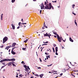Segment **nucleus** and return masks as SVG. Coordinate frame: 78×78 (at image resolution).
<instances>
[{
  "instance_id": "de8ad7c7",
  "label": "nucleus",
  "mask_w": 78,
  "mask_h": 78,
  "mask_svg": "<svg viewBox=\"0 0 78 78\" xmlns=\"http://www.w3.org/2000/svg\"><path fill=\"white\" fill-rule=\"evenodd\" d=\"M47 45V44H43L42 45Z\"/></svg>"
},
{
  "instance_id": "f8f14e48",
  "label": "nucleus",
  "mask_w": 78,
  "mask_h": 78,
  "mask_svg": "<svg viewBox=\"0 0 78 78\" xmlns=\"http://www.w3.org/2000/svg\"><path fill=\"white\" fill-rule=\"evenodd\" d=\"M69 40L70 41H71V42H73V40H72V38L70 37L69 38Z\"/></svg>"
},
{
  "instance_id": "774afa93",
  "label": "nucleus",
  "mask_w": 78,
  "mask_h": 78,
  "mask_svg": "<svg viewBox=\"0 0 78 78\" xmlns=\"http://www.w3.org/2000/svg\"><path fill=\"white\" fill-rule=\"evenodd\" d=\"M10 49H9V52H10Z\"/></svg>"
},
{
  "instance_id": "603ef678",
  "label": "nucleus",
  "mask_w": 78,
  "mask_h": 78,
  "mask_svg": "<svg viewBox=\"0 0 78 78\" xmlns=\"http://www.w3.org/2000/svg\"><path fill=\"white\" fill-rule=\"evenodd\" d=\"M73 14H74V15L75 16H76V14L75 13H73Z\"/></svg>"
},
{
  "instance_id": "e433bc0d",
  "label": "nucleus",
  "mask_w": 78,
  "mask_h": 78,
  "mask_svg": "<svg viewBox=\"0 0 78 78\" xmlns=\"http://www.w3.org/2000/svg\"><path fill=\"white\" fill-rule=\"evenodd\" d=\"M4 67H5V66H2V67H1V69H3V68H4Z\"/></svg>"
},
{
  "instance_id": "473e14b6",
  "label": "nucleus",
  "mask_w": 78,
  "mask_h": 78,
  "mask_svg": "<svg viewBox=\"0 0 78 78\" xmlns=\"http://www.w3.org/2000/svg\"><path fill=\"white\" fill-rule=\"evenodd\" d=\"M35 76H37V77H39V75H38V74H35Z\"/></svg>"
},
{
  "instance_id": "bf43d9fd",
  "label": "nucleus",
  "mask_w": 78,
  "mask_h": 78,
  "mask_svg": "<svg viewBox=\"0 0 78 78\" xmlns=\"http://www.w3.org/2000/svg\"><path fill=\"white\" fill-rule=\"evenodd\" d=\"M17 70V71H19V72H20V70L18 69V70Z\"/></svg>"
},
{
  "instance_id": "052dcab7",
  "label": "nucleus",
  "mask_w": 78,
  "mask_h": 78,
  "mask_svg": "<svg viewBox=\"0 0 78 78\" xmlns=\"http://www.w3.org/2000/svg\"><path fill=\"white\" fill-rule=\"evenodd\" d=\"M62 49H63L64 48V47L62 46Z\"/></svg>"
},
{
  "instance_id": "b1692460",
  "label": "nucleus",
  "mask_w": 78,
  "mask_h": 78,
  "mask_svg": "<svg viewBox=\"0 0 78 78\" xmlns=\"http://www.w3.org/2000/svg\"><path fill=\"white\" fill-rule=\"evenodd\" d=\"M12 64L13 65V66H14L15 67H16V65H15L13 63H12Z\"/></svg>"
},
{
  "instance_id": "c03bdc74",
  "label": "nucleus",
  "mask_w": 78,
  "mask_h": 78,
  "mask_svg": "<svg viewBox=\"0 0 78 78\" xmlns=\"http://www.w3.org/2000/svg\"><path fill=\"white\" fill-rule=\"evenodd\" d=\"M47 5V2H44V5Z\"/></svg>"
},
{
  "instance_id": "f704fd0d",
  "label": "nucleus",
  "mask_w": 78,
  "mask_h": 78,
  "mask_svg": "<svg viewBox=\"0 0 78 78\" xmlns=\"http://www.w3.org/2000/svg\"><path fill=\"white\" fill-rule=\"evenodd\" d=\"M52 73H53L54 74H58V73H53V72H52Z\"/></svg>"
},
{
  "instance_id": "4468645a",
  "label": "nucleus",
  "mask_w": 78,
  "mask_h": 78,
  "mask_svg": "<svg viewBox=\"0 0 78 78\" xmlns=\"http://www.w3.org/2000/svg\"><path fill=\"white\" fill-rule=\"evenodd\" d=\"M3 14H2L1 15V19L2 20L3 19Z\"/></svg>"
},
{
  "instance_id": "37998d69",
  "label": "nucleus",
  "mask_w": 78,
  "mask_h": 78,
  "mask_svg": "<svg viewBox=\"0 0 78 78\" xmlns=\"http://www.w3.org/2000/svg\"><path fill=\"white\" fill-rule=\"evenodd\" d=\"M3 45L1 46H0V48H3Z\"/></svg>"
},
{
  "instance_id": "3c124183",
  "label": "nucleus",
  "mask_w": 78,
  "mask_h": 78,
  "mask_svg": "<svg viewBox=\"0 0 78 78\" xmlns=\"http://www.w3.org/2000/svg\"><path fill=\"white\" fill-rule=\"evenodd\" d=\"M52 72H57V71H52Z\"/></svg>"
},
{
  "instance_id": "c756f323",
  "label": "nucleus",
  "mask_w": 78,
  "mask_h": 78,
  "mask_svg": "<svg viewBox=\"0 0 78 78\" xmlns=\"http://www.w3.org/2000/svg\"><path fill=\"white\" fill-rule=\"evenodd\" d=\"M19 76L20 77H22V74L20 75Z\"/></svg>"
},
{
  "instance_id": "423d86ee",
  "label": "nucleus",
  "mask_w": 78,
  "mask_h": 78,
  "mask_svg": "<svg viewBox=\"0 0 78 78\" xmlns=\"http://www.w3.org/2000/svg\"><path fill=\"white\" fill-rule=\"evenodd\" d=\"M57 51H58V47H56L55 48V55H58V54L57 53Z\"/></svg>"
},
{
  "instance_id": "09e8293b",
  "label": "nucleus",
  "mask_w": 78,
  "mask_h": 78,
  "mask_svg": "<svg viewBox=\"0 0 78 78\" xmlns=\"http://www.w3.org/2000/svg\"><path fill=\"white\" fill-rule=\"evenodd\" d=\"M46 59H48V55L46 56Z\"/></svg>"
},
{
  "instance_id": "c9c22d12",
  "label": "nucleus",
  "mask_w": 78,
  "mask_h": 78,
  "mask_svg": "<svg viewBox=\"0 0 78 78\" xmlns=\"http://www.w3.org/2000/svg\"><path fill=\"white\" fill-rule=\"evenodd\" d=\"M24 27V28H25V27H26V26H25V25H24V26H22V27Z\"/></svg>"
},
{
  "instance_id": "9d476101",
  "label": "nucleus",
  "mask_w": 78,
  "mask_h": 78,
  "mask_svg": "<svg viewBox=\"0 0 78 78\" xmlns=\"http://www.w3.org/2000/svg\"><path fill=\"white\" fill-rule=\"evenodd\" d=\"M10 46H7L5 48V49L6 50V49H7V50H8V49H9V48H10Z\"/></svg>"
},
{
  "instance_id": "bb28decb",
  "label": "nucleus",
  "mask_w": 78,
  "mask_h": 78,
  "mask_svg": "<svg viewBox=\"0 0 78 78\" xmlns=\"http://www.w3.org/2000/svg\"><path fill=\"white\" fill-rule=\"evenodd\" d=\"M15 0H12V3H14V2H15Z\"/></svg>"
},
{
  "instance_id": "6ab92c4d",
  "label": "nucleus",
  "mask_w": 78,
  "mask_h": 78,
  "mask_svg": "<svg viewBox=\"0 0 78 78\" xmlns=\"http://www.w3.org/2000/svg\"><path fill=\"white\" fill-rule=\"evenodd\" d=\"M26 72H28V71H29V70H28V68H26Z\"/></svg>"
},
{
  "instance_id": "393cba45",
  "label": "nucleus",
  "mask_w": 78,
  "mask_h": 78,
  "mask_svg": "<svg viewBox=\"0 0 78 78\" xmlns=\"http://www.w3.org/2000/svg\"><path fill=\"white\" fill-rule=\"evenodd\" d=\"M53 34H55V35H56V34H57V33H56V32H53Z\"/></svg>"
},
{
  "instance_id": "2f4dec72",
  "label": "nucleus",
  "mask_w": 78,
  "mask_h": 78,
  "mask_svg": "<svg viewBox=\"0 0 78 78\" xmlns=\"http://www.w3.org/2000/svg\"><path fill=\"white\" fill-rule=\"evenodd\" d=\"M25 49H26V48H22V50H25Z\"/></svg>"
},
{
  "instance_id": "a18cd8bd",
  "label": "nucleus",
  "mask_w": 78,
  "mask_h": 78,
  "mask_svg": "<svg viewBox=\"0 0 78 78\" xmlns=\"http://www.w3.org/2000/svg\"><path fill=\"white\" fill-rule=\"evenodd\" d=\"M27 68L29 69V70H30V68H29V66H27Z\"/></svg>"
},
{
  "instance_id": "58836bf2",
  "label": "nucleus",
  "mask_w": 78,
  "mask_h": 78,
  "mask_svg": "<svg viewBox=\"0 0 78 78\" xmlns=\"http://www.w3.org/2000/svg\"><path fill=\"white\" fill-rule=\"evenodd\" d=\"M62 75H63V74L62 73H61V74H60V76H62Z\"/></svg>"
},
{
  "instance_id": "aec40b11",
  "label": "nucleus",
  "mask_w": 78,
  "mask_h": 78,
  "mask_svg": "<svg viewBox=\"0 0 78 78\" xmlns=\"http://www.w3.org/2000/svg\"><path fill=\"white\" fill-rule=\"evenodd\" d=\"M51 36V34H49V35H48V36L49 37V39H50Z\"/></svg>"
},
{
  "instance_id": "ea45409f",
  "label": "nucleus",
  "mask_w": 78,
  "mask_h": 78,
  "mask_svg": "<svg viewBox=\"0 0 78 78\" xmlns=\"http://www.w3.org/2000/svg\"><path fill=\"white\" fill-rule=\"evenodd\" d=\"M51 65H52V64H51L50 65H48L47 66H48V67H50V66H51Z\"/></svg>"
},
{
  "instance_id": "f257e3e1",
  "label": "nucleus",
  "mask_w": 78,
  "mask_h": 78,
  "mask_svg": "<svg viewBox=\"0 0 78 78\" xmlns=\"http://www.w3.org/2000/svg\"><path fill=\"white\" fill-rule=\"evenodd\" d=\"M51 8L52 9H54V8L53 7L51 6V3H49V4H47L46 6H45L44 9H51Z\"/></svg>"
},
{
  "instance_id": "7ed1b4c3",
  "label": "nucleus",
  "mask_w": 78,
  "mask_h": 78,
  "mask_svg": "<svg viewBox=\"0 0 78 78\" xmlns=\"http://www.w3.org/2000/svg\"><path fill=\"white\" fill-rule=\"evenodd\" d=\"M57 39L58 41H59V42H61V38H60V37L59 36V35L57 34Z\"/></svg>"
},
{
  "instance_id": "0eeeda50",
  "label": "nucleus",
  "mask_w": 78,
  "mask_h": 78,
  "mask_svg": "<svg viewBox=\"0 0 78 78\" xmlns=\"http://www.w3.org/2000/svg\"><path fill=\"white\" fill-rule=\"evenodd\" d=\"M4 61H8V58L5 59L4 60H2L0 61V62H4Z\"/></svg>"
},
{
  "instance_id": "338daca9",
  "label": "nucleus",
  "mask_w": 78,
  "mask_h": 78,
  "mask_svg": "<svg viewBox=\"0 0 78 78\" xmlns=\"http://www.w3.org/2000/svg\"><path fill=\"white\" fill-rule=\"evenodd\" d=\"M16 78H18V75H16Z\"/></svg>"
},
{
  "instance_id": "cd10ccee",
  "label": "nucleus",
  "mask_w": 78,
  "mask_h": 78,
  "mask_svg": "<svg viewBox=\"0 0 78 78\" xmlns=\"http://www.w3.org/2000/svg\"><path fill=\"white\" fill-rule=\"evenodd\" d=\"M45 26H43V27H42V29L43 30H44V29H45Z\"/></svg>"
},
{
  "instance_id": "9b49d317",
  "label": "nucleus",
  "mask_w": 78,
  "mask_h": 78,
  "mask_svg": "<svg viewBox=\"0 0 78 78\" xmlns=\"http://www.w3.org/2000/svg\"><path fill=\"white\" fill-rule=\"evenodd\" d=\"M12 27L13 30H14L15 29V26L13 25V24H12Z\"/></svg>"
},
{
  "instance_id": "8fccbe9b",
  "label": "nucleus",
  "mask_w": 78,
  "mask_h": 78,
  "mask_svg": "<svg viewBox=\"0 0 78 78\" xmlns=\"http://www.w3.org/2000/svg\"><path fill=\"white\" fill-rule=\"evenodd\" d=\"M43 25H44V27H45L46 26H45V23H44Z\"/></svg>"
},
{
  "instance_id": "5fc2aeb1",
  "label": "nucleus",
  "mask_w": 78,
  "mask_h": 78,
  "mask_svg": "<svg viewBox=\"0 0 78 78\" xmlns=\"http://www.w3.org/2000/svg\"><path fill=\"white\" fill-rule=\"evenodd\" d=\"M20 28V26H18L17 27V29H19Z\"/></svg>"
},
{
  "instance_id": "5701e85b",
  "label": "nucleus",
  "mask_w": 78,
  "mask_h": 78,
  "mask_svg": "<svg viewBox=\"0 0 78 78\" xmlns=\"http://www.w3.org/2000/svg\"><path fill=\"white\" fill-rule=\"evenodd\" d=\"M21 22H20L19 23V26H22V25H21Z\"/></svg>"
},
{
  "instance_id": "a878e982",
  "label": "nucleus",
  "mask_w": 78,
  "mask_h": 78,
  "mask_svg": "<svg viewBox=\"0 0 78 78\" xmlns=\"http://www.w3.org/2000/svg\"><path fill=\"white\" fill-rule=\"evenodd\" d=\"M72 8H74V7H75V5L73 4V5H72Z\"/></svg>"
},
{
  "instance_id": "2eb2a0df",
  "label": "nucleus",
  "mask_w": 78,
  "mask_h": 78,
  "mask_svg": "<svg viewBox=\"0 0 78 78\" xmlns=\"http://www.w3.org/2000/svg\"><path fill=\"white\" fill-rule=\"evenodd\" d=\"M66 69H63L62 70V72H66Z\"/></svg>"
},
{
  "instance_id": "6e6552de",
  "label": "nucleus",
  "mask_w": 78,
  "mask_h": 78,
  "mask_svg": "<svg viewBox=\"0 0 78 78\" xmlns=\"http://www.w3.org/2000/svg\"><path fill=\"white\" fill-rule=\"evenodd\" d=\"M16 45V43H13L12 45V47H15Z\"/></svg>"
},
{
  "instance_id": "a211bd4d",
  "label": "nucleus",
  "mask_w": 78,
  "mask_h": 78,
  "mask_svg": "<svg viewBox=\"0 0 78 78\" xmlns=\"http://www.w3.org/2000/svg\"><path fill=\"white\" fill-rule=\"evenodd\" d=\"M28 41V39H27L26 41H24V42H25V43H27V41Z\"/></svg>"
},
{
  "instance_id": "4d7b16f0",
  "label": "nucleus",
  "mask_w": 78,
  "mask_h": 78,
  "mask_svg": "<svg viewBox=\"0 0 78 78\" xmlns=\"http://www.w3.org/2000/svg\"><path fill=\"white\" fill-rule=\"evenodd\" d=\"M40 62H42V60H41V58H40Z\"/></svg>"
},
{
  "instance_id": "79ce46f5",
  "label": "nucleus",
  "mask_w": 78,
  "mask_h": 78,
  "mask_svg": "<svg viewBox=\"0 0 78 78\" xmlns=\"http://www.w3.org/2000/svg\"><path fill=\"white\" fill-rule=\"evenodd\" d=\"M38 69H41V68L40 67H38L37 68Z\"/></svg>"
},
{
  "instance_id": "39448f33",
  "label": "nucleus",
  "mask_w": 78,
  "mask_h": 78,
  "mask_svg": "<svg viewBox=\"0 0 78 78\" xmlns=\"http://www.w3.org/2000/svg\"><path fill=\"white\" fill-rule=\"evenodd\" d=\"M41 6H40L41 7V9H44V4L43 3H42V4H41Z\"/></svg>"
},
{
  "instance_id": "7c9ffc66",
  "label": "nucleus",
  "mask_w": 78,
  "mask_h": 78,
  "mask_svg": "<svg viewBox=\"0 0 78 78\" xmlns=\"http://www.w3.org/2000/svg\"><path fill=\"white\" fill-rule=\"evenodd\" d=\"M16 48V47H15V48H12V51H13V50H14V48Z\"/></svg>"
},
{
  "instance_id": "13d9d810",
  "label": "nucleus",
  "mask_w": 78,
  "mask_h": 78,
  "mask_svg": "<svg viewBox=\"0 0 78 78\" xmlns=\"http://www.w3.org/2000/svg\"><path fill=\"white\" fill-rule=\"evenodd\" d=\"M54 37H55V38H56V36L55 35V36H54Z\"/></svg>"
},
{
  "instance_id": "680f3d73",
  "label": "nucleus",
  "mask_w": 78,
  "mask_h": 78,
  "mask_svg": "<svg viewBox=\"0 0 78 78\" xmlns=\"http://www.w3.org/2000/svg\"><path fill=\"white\" fill-rule=\"evenodd\" d=\"M2 64H3V65H5V63H2Z\"/></svg>"
},
{
  "instance_id": "f03ea898",
  "label": "nucleus",
  "mask_w": 78,
  "mask_h": 78,
  "mask_svg": "<svg viewBox=\"0 0 78 78\" xmlns=\"http://www.w3.org/2000/svg\"><path fill=\"white\" fill-rule=\"evenodd\" d=\"M8 38L7 37H5L3 39V43L4 44L5 42H6V41H8Z\"/></svg>"
},
{
  "instance_id": "864d4df0",
  "label": "nucleus",
  "mask_w": 78,
  "mask_h": 78,
  "mask_svg": "<svg viewBox=\"0 0 78 78\" xmlns=\"http://www.w3.org/2000/svg\"><path fill=\"white\" fill-rule=\"evenodd\" d=\"M56 45L55 44H54V47H56Z\"/></svg>"
},
{
  "instance_id": "c85d7f7f",
  "label": "nucleus",
  "mask_w": 78,
  "mask_h": 78,
  "mask_svg": "<svg viewBox=\"0 0 78 78\" xmlns=\"http://www.w3.org/2000/svg\"><path fill=\"white\" fill-rule=\"evenodd\" d=\"M52 49L53 51V52L55 53V49H54V48H52Z\"/></svg>"
},
{
  "instance_id": "72a5a7b5",
  "label": "nucleus",
  "mask_w": 78,
  "mask_h": 78,
  "mask_svg": "<svg viewBox=\"0 0 78 78\" xmlns=\"http://www.w3.org/2000/svg\"><path fill=\"white\" fill-rule=\"evenodd\" d=\"M52 2H53V3H56V1H52Z\"/></svg>"
},
{
  "instance_id": "a19ab883",
  "label": "nucleus",
  "mask_w": 78,
  "mask_h": 78,
  "mask_svg": "<svg viewBox=\"0 0 78 78\" xmlns=\"http://www.w3.org/2000/svg\"><path fill=\"white\" fill-rule=\"evenodd\" d=\"M40 14H41V12H42V10H40Z\"/></svg>"
},
{
  "instance_id": "0e129e2a",
  "label": "nucleus",
  "mask_w": 78,
  "mask_h": 78,
  "mask_svg": "<svg viewBox=\"0 0 78 78\" xmlns=\"http://www.w3.org/2000/svg\"><path fill=\"white\" fill-rule=\"evenodd\" d=\"M47 43H48V41H46V42H45V44H47Z\"/></svg>"
},
{
  "instance_id": "dca6fc26",
  "label": "nucleus",
  "mask_w": 78,
  "mask_h": 78,
  "mask_svg": "<svg viewBox=\"0 0 78 78\" xmlns=\"http://www.w3.org/2000/svg\"><path fill=\"white\" fill-rule=\"evenodd\" d=\"M44 76V74H42L40 75V76L41 78H42V76Z\"/></svg>"
},
{
  "instance_id": "6e6d98bb",
  "label": "nucleus",
  "mask_w": 78,
  "mask_h": 78,
  "mask_svg": "<svg viewBox=\"0 0 78 78\" xmlns=\"http://www.w3.org/2000/svg\"><path fill=\"white\" fill-rule=\"evenodd\" d=\"M12 63H13V62H9V64H12Z\"/></svg>"
},
{
  "instance_id": "412c9836",
  "label": "nucleus",
  "mask_w": 78,
  "mask_h": 78,
  "mask_svg": "<svg viewBox=\"0 0 78 78\" xmlns=\"http://www.w3.org/2000/svg\"><path fill=\"white\" fill-rule=\"evenodd\" d=\"M76 20H75L74 21V22L76 25V26H77V23H76Z\"/></svg>"
},
{
  "instance_id": "ddd939ff",
  "label": "nucleus",
  "mask_w": 78,
  "mask_h": 78,
  "mask_svg": "<svg viewBox=\"0 0 78 78\" xmlns=\"http://www.w3.org/2000/svg\"><path fill=\"white\" fill-rule=\"evenodd\" d=\"M11 53H12V54L13 55H15V54H16V52H14L13 51H11Z\"/></svg>"
},
{
  "instance_id": "69168bd1",
  "label": "nucleus",
  "mask_w": 78,
  "mask_h": 78,
  "mask_svg": "<svg viewBox=\"0 0 78 78\" xmlns=\"http://www.w3.org/2000/svg\"><path fill=\"white\" fill-rule=\"evenodd\" d=\"M62 41H63V42H65V40H64L63 39H62Z\"/></svg>"
},
{
  "instance_id": "4c0bfd02",
  "label": "nucleus",
  "mask_w": 78,
  "mask_h": 78,
  "mask_svg": "<svg viewBox=\"0 0 78 78\" xmlns=\"http://www.w3.org/2000/svg\"><path fill=\"white\" fill-rule=\"evenodd\" d=\"M21 24H22L23 25H25L26 24H27V23H21Z\"/></svg>"
},
{
  "instance_id": "f3484780",
  "label": "nucleus",
  "mask_w": 78,
  "mask_h": 78,
  "mask_svg": "<svg viewBox=\"0 0 78 78\" xmlns=\"http://www.w3.org/2000/svg\"><path fill=\"white\" fill-rule=\"evenodd\" d=\"M21 64H22L23 65L25 64V63L23 61H22L21 62Z\"/></svg>"
},
{
  "instance_id": "49530a36",
  "label": "nucleus",
  "mask_w": 78,
  "mask_h": 78,
  "mask_svg": "<svg viewBox=\"0 0 78 78\" xmlns=\"http://www.w3.org/2000/svg\"><path fill=\"white\" fill-rule=\"evenodd\" d=\"M45 55H49L48 53L47 52H45Z\"/></svg>"
},
{
  "instance_id": "4be33fe9",
  "label": "nucleus",
  "mask_w": 78,
  "mask_h": 78,
  "mask_svg": "<svg viewBox=\"0 0 78 78\" xmlns=\"http://www.w3.org/2000/svg\"><path fill=\"white\" fill-rule=\"evenodd\" d=\"M23 66L25 67V69L27 68V66L26 65H24Z\"/></svg>"
},
{
  "instance_id": "1a4fd4ad",
  "label": "nucleus",
  "mask_w": 78,
  "mask_h": 78,
  "mask_svg": "<svg viewBox=\"0 0 78 78\" xmlns=\"http://www.w3.org/2000/svg\"><path fill=\"white\" fill-rule=\"evenodd\" d=\"M44 34V37H45V36H48L49 34H48L47 33H46V34Z\"/></svg>"
},
{
  "instance_id": "20e7f679",
  "label": "nucleus",
  "mask_w": 78,
  "mask_h": 78,
  "mask_svg": "<svg viewBox=\"0 0 78 78\" xmlns=\"http://www.w3.org/2000/svg\"><path fill=\"white\" fill-rule=\"evenodd\" d=\"M8 61H16V59L15 58H12L11 59L7 58Z\"/></svg>"
},
{
  "instance_id": "e2e57ef3",
  "label": "nucleus",
  "mask_w": 78,
  "mask_h": 78,
  "mask_svg": "<svg viewBox=\"0 0 78 78\" xmlns=\"http://www.w3.org/2000/svg\"><path fill=\"white\" fill-rule=\"evenodd\" d=\"M45 28H47V26H45Z\"/></svg>"
}]
</instances>
